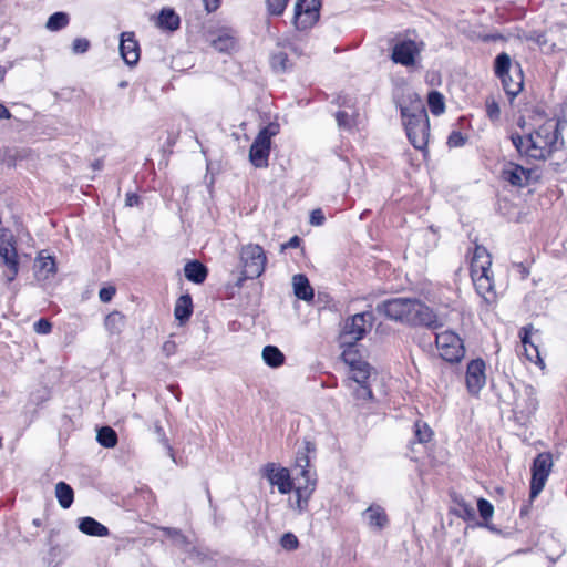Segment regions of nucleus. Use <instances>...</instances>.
Listing matches in <instances>:
<instances>
[{
  "instance_id": "nucleus-19",
  "label": "nucleus",
  "mask_w": 567,
  "mask_h": 567,
  "mask_svg": "<svg viewBox=\"0 0 567 567\" xmlns=\"http://www.w3.org/2000/svg\"><path fill=\"white\" fill-rule=\"evenodd\" d=\"M502 178L513 186H525L532 178V172L523 166L508 163L502 171Z\"/></svg>"
},
{
  "instance_id": "nucleus-55",
  "label": "nucleus",
  "mask_w": 567,
  "mask_h": 567,
  "mask_svg": "<svg viewBox=\"0 0 567 567\" xmlns=\"http://www.w3.org/2000/svg\"><path fill=\"white\" fill-rule=\"evenodd\" d=\"M528 353H533V354H535L532 348H530V349H528Z\"/></svg>"
},
{
  "instance_id": "nucleus-22",
  "label": "nucleus",
  "mask_w": 567,
  "mask_h": 567,
  "mask_svg": "<svg viewBox=\"0 0 567 567\" xmlns=\"http://www.w3.org/2000/svg\"><path fill=\"white\" fill-rule=\"evenodd\" d=\"M293 292L297 298L309 301L313 298V289L305 275L298 274L292 277Z\"/></svg>"
},
{
  "instance_id": "nucleus-3",
  "label": "nucleus",
  "mask_w": 567,
  "mask_h": 567,
  "mask_svg": "<svg viewBox=\"0 0 567 567\" xmlns=\"http://www.w3.org/2000/svg\"><path fill=\"white\" fill-rule=\"evenodd\" d=\"M402 122L411 144L420 151H425L430 138V121L420 96L408 91L398 99Z\"/></svg>"
},
{
  "instance_id": "nucleus-21",
  "label": "nucleus",
  "mask_w": 567,
  "mask_h": 567,
  "mask_svg": "<svg viewBox=\"0 0 567 567\" xmlns=\"http://www.w3.org/2000/svg\"><path fill=\"white\" fill-rule=\"evenodd\" d=\"M79 529L86 535L96 537L109 536V529L103 524L99 523L92 517H84L80 519Z\"/></svg>"
},
{
  "instance_id": "nucleus-50",
  "label": "nucleus",
  "mask_w": 567,
  "mask_h": 567,
  "mask_svg": "<svg viewBox=\"0 0 567 567\" xmlns=\"http://www.w3.org/2000/svg\"><path fill=\"white\" fill-rule=\"evenodd\" d=\"M125 202H126L127 206H133V205L137 204L138 197L134 194H127Z\"/></svg>"
},
{
  "instance_id": "nucleus-9",
  "label": "nucleus",
  "mask_w": 567,
  "mask_h": 567,
  "mask_svg": "<svg viewBox=\"0 0 567 567\" xmlns=\"http://www.w3.org/2000/svg\"><path fill=\"white\" fill-rule=\"evenodd\" d=\"M372 320L371 312L357 313L347 320L340 337L342 344L351 348L357 341L361 340L372 328Z\"/></svg>"
},
{
  "instance_id": "nucleus-20",
  "label": "nucleus",
  "mask_w": 567,
  "mask_h": 567,
  "mask_svg": "<svg viewBox=\"0 0 567 567\" xmlns=\"http://www.w3.org/2000/svg\"><path fill=\"white\" fill-rule=\"evenodd\" d=\"M212 47L219 52H230L236 47V35L231 29L223 28L213 34Z\"/></svg>"
},
{
  "instance_id": "nucleus-17",
  "label": "nucleus",
  "mask_w": 567,
  "mask_h": 567,
  "mask_svg": "<svg viewBox=\"0 0 567 567\" xmlns=\"http://www.w3.org/2000/svg\"><path fill=\"white\" fill-rule=\"evenodd\" d=\"M361 517L365 525L374 532L384 529L390 522L385 509L378 504L370 505L362 512Z\"/></svg>"
},
{
  "instance_id": "nucleus-33",
  "label": "nucleus",
  "mask_w": 567,
  "mask_h": 567,
  "mask_svg": "<svg viewBox=\"0 0 567 567\" xmlns=\"http://www.w3.org/2000/svg\"><path fill=\"white\" fill-rule=\"evenodd\" d=\"M523 330H524V336L522 337V342L524 344L525 353H526L527 359L529 361H532V362L542 361L540 357H539L538 349L534 344H532V343H530V348L533 349L535 354L528 353V347L527 346L529 344L528 338H529V333L532 331V327H526Z\"/></svg>"
},
{
  "instance_id": "nucleus-52",
  "label": "nucleus",
  "mask_w": 567,
  "mask_h": 567,
  "mask_svg": "<svg viewBox=\"0 0 567 567\" xmlns=\"http://www.w3.org/2000/svg\"><path fill=\"white\" fill-rule=\"evenodd\" d=\"M464 512H465L470 517H473V515H474V509H473V508H468L467 506H464Z\"/></svg>"
},
{
  "instance_id": "nucleus-24",
  "label": "nucleus",
  "mask_w": 567,
  "mask_h": 567,
  "mask_svg": "<svg viewBox=\"0 0 567 567\" xmlns=\"http://www.w3.org/2000/svg\"><path fill=\"white\" fill-rule=\"evenodd\" d=\"M184 274L188 280L196 284H202L206 279L207 269L203 264L198 261H192L185 265Z\"/></svg>"
},
{
  "instance_id": "nucleus-36",
  "label": "nucleus",
  "mask_w": 567,
  "mask_h": 567,
  "mask_svg": "<svg viewBox=\"0 0 567 567\" xmlns=\"http://www.w3.org/2000/svg\"><path fill=\"white\" fill-rule=\"evenodd\" d=\"M161 530L164 533V535L166 537L171 538L176 544H178V545L187 544V538L178 529L169 528V527H162Z\"/></svg>"
},
{
  "instance_id": "nucleus-12",
  "label": "nucleus",
  "mask_w": 567,
  "mask_h": 567,
  "mask_svg": "<svg viewBox=\"0 0 567 567\" xmlns=\"http://www.w3.org/2000/svg\"><path fill=\"white\" fill-rule=\"evenodd\" d=\"M320 0H297L295 4L293 24L298 29H308L319 19Z\"/></svg>"
},
{
  "instance_id": "nucleus-37",
  "label": "nucleus",
  "mask_w": 567,
  "mask_h": 567,
  "mask_svg": "<svg viewBox=\"0 0 567 567\" xmlns=\"http://www.w3.org/2000/svg\"><path fill=\"white\" fill-rule=\"evenodd\" d=\"M354 396L358 400L372 399V391L370 389V382L358 384V386L354 389Z\"/></svg>"
},
{
  "instance_id": "nucleus-6",
  "label": "nucleus",
  "mask_w": 567,
  "mask_h": 567,
  "mask_svg": "<svg viewBox=\"0 0 567 567\" xmlns=\"http://www.w3.org/2000/svg\"><path fill=\"white\" fill-rule=\"evenodd\" d=\"M498 78H501L503 89L511 100L522 92L524 75L520 64L513 61L507 53L498 54Z\"/></svg>"
},
{
  "instance_id": "nucleus-29",
  "label": "nucleus",
  "mask_w": 567,
  "mask_h": 567,
  "mask_svg": "<svg viewBox=\"0 0 567 567\" xmlns=\"http://www.w3.org/2000/svg\"><path fill=\"white\" fill-rule=\"evenodd\" d=\"M192 299L189 296L185 295L179 297L175 305V318L181 322L186 321L192 315Z\"/></svg>"
},
{
  "instance_id": "nucleus-40",
  "label": "nucleus",
  "mask_w": 567,
  "mask_h": 567,
  "mask_svg": "<svg viewBox=\"0 0 567 567\" xmlns=\"http://www.w3.org/2000/svg\"><path fill=\"white\" fill-rule=\"evenodd\" d=\"M287 55L285 53L274 54L271 58V65L276 70H286L287 68Z\"/></svg>"
},
{
  "instance_id": "nucleus-7",
  "label": "nucleus",
  "mask_w": 567,
  "mask_h": 567,
  "mask_svg": "<svg viewBox=\"0 0 567 567\" xmlns=\"http://www.w3.org/2000/svg\"><path fill=\"white\" fill-rule=\"evenodd\" d=\"M240 260L244 277L252 279L265 271L267 257L261 246L249 244L241 248Z\"/></svg>"
},
{
  "instance_id": "nucleus-41",
  "label": "nucleus",
  "mask_w": 567,
  "mask_h": 567,
  "mask_svg": "<svg viewBox=\"0 0 567 567\" xmlns=\"http://www.w3.org/2000/svg\"><path fill=\"white\" fill-rule=\"evenodd\" d=\"M89 47H90V42H89V40H86L84 38H78L72 43V50L76 54L86 52Z\"/></svg>"
},
{
  "instance_id": "nucleus-38",
  "label": "nucleus",
  "mask_w": 567,
  "mask_h": 567,
  "mask_svg": "<svg viewBox=\"0 0 567 567\" xmlns=\"http://www.w3.org/2000/svg\"><path fill=\"white\" fill-rule=\"evenodd\" d=\"M415 434L421 443L429 442L432 437V431L426 424L416 423Z\"/></svg>"
},
{
  "instance_id": "nucleus-48",
  "label": "nucleus",
  "mask_w": 567,
  "mask_h": 567,
  "mask_svg": "<svg viewBox=\"0 0 567 567\" xmlns=\"http://www.w3.org/2000/svg\"><path fill=\"white\" fill-rule=\"evenodd\" d=\"M206 7V10L212 12L215 11L219 7V0H203Z\"/></svg>"
},
{
  "instance_id": "nucleus-54",
  "label": "nucleus",
  "mask_w": 567,
  "mask_h": 567,
  "mask_svg": "<svg viewBox=\"0 0 567 567\" xmlns=\"http://www.w3.org/2000/svg\"><path fill=\"white\" fill-rule=\"evenodd\" d=\"M126 85H127V82H126V81H122V82L120 83V86H121V87H125Z\"/></svg>"
},
{
  "instance_id": "nucleus-53",
  "label": "nucleus",
  "mask_w": 567,
  "mask_h": 567,
  "mask_svg": "<svg viewBox=\"0 0 567 567\" xmlns=\"http://www.w3.org/2000/svg\"><path fill=\"white\" fill-rule=\"evenodd\" d=\"M4 75H6V70L0 66V82L4 79Z\"/></svg>"
},
{
  "instance_id": "nucleus-27",
  "label": "nucleus",
  "mask_w": 567,
  "mask_h": 567,
  "mask_svg": "<svg viewBox=\"0 0 567 567\" xmlns=\"http://www.w3.org/2000/svg\"><path fill=\"white\" fill-rule=\"evenodd\" d=\"M104 326L111 334H120L124 329L125 318L121 312L113 311L105 317Z\"/></svg>"
},
{
  "instance_id": "nucleus-45",
  "label": "nucleus",
  "mask_w": 567,
  "mask_h": 567,
  "mask_svg": "<svg viewBox=\"0 0 567 567\" xmlns=\"http://www.w3.org/2000/svg\"><path fill=\"white\" fill-rule=\"evenodd\" d=\"M114 295H115V288L112 286L102 288L99 292V297L102 302L111 301V299L113 298Z\"/></svg>"
},
{
  "instance_id": "nucleus-5",
  "label": "nucleus",
  "mask_w": 567,
  "mask_h": 567,
  "mask_svg": "<svg viewBox=\"0 0 567 567\" xmlns=\"http://www.w3.org/2000/svg\"><path fill=\"white\" fill-rule=\"evenodd\" d=\"M492 262V255L483 246H476L471 260V276L477 293L486 303L496 301Z\"/></svg>"
},
{
  "instance_id": "nucleus-26",
  "label": "nucleus",
  "mask_w": 567,
  "mask_h": 567,
  "mask_svg": "<svg viewBox=\"0 0 567 567\" xmlns=\"http://www.w3.org/2000/svg\"><path fill=\"white\" fill-rule=\"evenodd\" d=\"M55 497L62 508H69L74 499V493L70 485L59 482L55 485Z\"/></svg>"
},
{
  "instance_id": "nucleus-25",
  "label": "nucleus",
  "mask_w": 567,
  "mask_h": 567,
  "mask_svg": "<svg viewBox=\"0 0 567 567\" xmlns=\"http://www.w3.org/2000/svg\"><path fill=\"white\" fill-rule=\"evenodd\" d=\"M156 25L166 30H176L179 25V17L172 9H163L157 17Z\"/></svg>"
},
{
  "instance_id": "nucleus-49",
  "label": "nucleus",
  "mask_w": 567,
  "mask_h": 567,
  "mask_svg": "<svg viewBox=\"0 0 567 567\" xmlns=\"http://www.w3.org/2000/svg\"><path fill=\"white\" fill-rule=\"evenodd\" d=\"M10 117H11L10 111L3 104H0V120L10 118Z\"/></svg>"
},
{
  "instance_id": "nucleus-30",
  "label": "nucleus",
  "mask_w": 567,
  "mask_h": 567,
  "mask_svg": "<svg viewBox=\"0 0 567 567\" xmlns=\"http://www.w3.org/2000/svg\"><path fill=\"white\" fill-rule=\"evenodd\" d=\"M97 442L104 447H114L117 443V434L110 426H103L97 431Z\"/></svg>"
},
{
  "instance_id": "nucleus-23",
  "label": "nucleus",
  "mask_w": 567,
  "mask_h": 567,
  "mask_svg": "<svg viewBox=\"0 0 567 567\" xmlns=\"http://www.w3.org/2000/svg\"><path fill=\"white\" fill-rule=\"evenodd\" d=\"M55 262L51 256L40 255L35 260V275L39 279H48L55 274Z\"/></svg>"
},
{
  "instance_id": "nucleus-31",
  "label": "nucleus",
  "mask_w": 567,
  "mask_h": 567,
  "mask_svg": "<svg viewBox=\"0 0 567 567\" xmlns=\"http://www.w3.org/2000/svg\"><path fill=\"white\" fill-rule=\"evenodd\" d=\"M427 105L434 115H441L445 111L444 96L437 91H431L427 95Z\"/></svg>"
},
{
  "instance_id": "nucleus-43",
  "label": "nucleus",
  "mask_w": 567,
  "mask_h": 567,
  "mask_svg": "<svg viewBox=\"0 0 567 567\" xmlns=\"http://www.w3.org/2000/svg\"><path fill=\"white\" fill-rule=\"evenodd\" d=\"M33 327L34 331L39 334H48L52 329V324L47 319L38 320Z\"/></svg>"
},
{
  "instance_id": "nucleus-14",
  "label": "nucleus",
  "mask_w": 567,
  "mask_h": 567,
  "mask_svg": "<svg viewBox=\"0 0 567 567\" xmlns=\"http://www.w3.org/2000/svg\"><path fill=\"white\" fill-rule=\"evenodd\" d=\"M342 359L350 367L351 379L357 384L370 382V379L375 375L371 365L358 358L354 349H346L342 352Z\"/></svg>"
},
{
  "instance_id": "nucleus-34",
  "label": "nucleus",
  "mask_w": 567,
  "mask_h": 567,
  "mask_svg": "<svg viewBox=\"0 0 567 567\" xmlns=\"http://www.w3.org/2000/svg\"><path fill=\"white\" fill-rule=\"evenodd\" d=\"M477 508L480 512V516L487 522L493 517L494 514V506L487 502L486 499L480 498L477 501Z\"/></svg>"
},
{
  "instance_id": "nucleus-13",
  "label": "nucleus",
  "mask_w": 567,
  "mask_h": 567,
  "mask_svg": "<svg viewBox=\"0 0 567 567\" xmlns=\"http://www.w3.org/2000/svg\"><path fill=\"white\" fill-rule=\"evenodd\" d=\"M0 256L8 267L7 279L12 281L18 275L19 262L13 235L8 229H0Z\"/></svg>"
},
{
  "instance_id": "nucleus-46",
  "label": "nucleus",
  "mask_w": 567,
  "mask_h": 567,
  "mask_svg": "<svg viewBox=\"0 0 567 567\" xmlns=\"http://www.w3.org/2000/svg\"><path fill=\"white\" fill-rule=\"evenodd\" d=\"M324 220V216H323V213L321 212V209H315L312 210L311 215H310V223L315 226H320L322 225Z\"/></svg>"
},
{
  "instance_id": "nucleus-42",
  "label": "nucleus",
  "mask_w": 567,
  "mask_h": 567,
  "mask_svg": "<svg viewBox=\"0 0 567 567\" xmlns=\"http://www.w3.org/2000/svg\"><path fill=\"white\" fill-rule=\"evenodd\" d=\"M466 142V137L463 136L460 132H452L449 136L447 144L451 147H460L463 146Z\"/></svg>"
},
{
  "instance_id": "nucleus-35",
  "label": "nucleus",
  "mask_w": 567,
  "mask_h": 567,
  "mask_svg": "<svg viewBox=\"0 0 567 567\" xmlns=\"http://www.w3.org/2000/svg\"><path fill=\"white\" fill-rule=\"evenodd\" d=\"M289 0H266L269 13L280 16L285 11Z\"/></svg>"
},
{
  "instance_id": "nucleus-11",
  "label": "nucleus",
  "mask_w": 567,
  "mask_h": 567,
  "mask_svg": "<svg viewBox=\"0 0 567 567\" xmlns=\"http://www.w3.org/2000/svg\"><path fill=\"white\" fill-rule=\"evenodd\" d=\"M551 468L550 453H540L536 456L532 466L530 498H535L543 491Z\"/></svg>"
},
{
  "instance_id": "nucleus-1",
  "label": "nucleus",
  "mask_w": 567,
  "mask_h": 567,
  "mask_svg": "<svg viewBox=\"0 0 567 567\" xmlns=\"http://www.w3.org/2000/svg\"><path fill=\"white\" fill-rule=\"evenodd\" d=\"M315 452V445L306 442L302 450L299 451L295 460V468L299 470L296 477H292L287 467L275 463H268L264 467V476L271 486L277 487L282 495L293 492L295 499L289 502V506L299 514L308 508L309 501L317 487V474L311 470L310 453Z\"/></svg>"
},
{
  "instance_id": "nucleus-39",
  "label": "nucleus",
  "mask_w": 567,
  "mask_h": 567,
  "mask_svg": "<svg viewBox=\"0 0 567 567\" xmlns=\"http://www.w3.org/2000/svg\"><path fill=\"white\" fill-rule=\"evenodd\" d=\"M280 544L285 549L292 550L298 547V539L297 537L291 533H286L281 539Z\"/></svg>"
},
{
  "instance_id": "nucleus-4",
  "label": "nucleus",
  "mask_w": 567,
  "mask_h": 567,
  "mask_svg": "<svg viewBox=\"0 0 567 567\" xmlns=\"http://www.w3.org/2000/svg\"><path fill=\"white\" fill-rule=\"evenodd\" d=\"M377 310L391 320L408 324H422L437 329L444 324L442 318L437 317L424 303L404 298L386 300L377 306Z\"/></svg>"
},
{
  "instance_id": "nucleus-15",
  "label": "nucleus",
  "mask_w": 567,
  "mask_h": 567,
  "mask_svg": "<svg viewBox=\"0 0 567 567\" xmlns=\"http://www.w3.org/2000/svg\"><path fill=\"white\" fill-rule=\"evenodd\" d=\"M486 383L485 363L481 359L467 364L466 385L471 393L476 394Z\"/></svg>"
},
{
  "instance_id": "nucleus-44",
  "label": "nucleus",
  "mask_w": 567,
  "mask_h": 567,
  "mask_svg": "<svg viewBox=\"0 0 567 567\" xmlns=\"http://www.w3.org/2000/svg\"><path fill=\"white\" fill-rule=\"evenodd\" d=\"M337 122L341 127H350L352 124V116L346 111H340L337 113Z\"/></svg>"
},
{
  "instance_id": "nucleus-32",
  "label": "nucleus",
  "mask_w": 567,
  "mask_h": 567,
  "mask_svg": "<svg viewBox=\"0 0 567 567\" xmlns=\"http://www.w3.org/2000/svg\"><path fill=\"white\" fill-rule=\"evenodd\" d=\"M69 23V17L64 12L52 14L47 21V28L50 31H56L64 28Z\"/></svg>"
},
{
  "instance_id": "nucleus-16",
  "label": "nucleus",
  "mask_w": 567,
  "mask_h": 567,
  "mask_svg": "<svg viewBox=\"0 0 567 567\" xmlns=\"http://www.w3.org/2000/svg\"><path fill=\"white\" fill-rule=\"evenodd\" d=\"M420 53L419 45L412 40L396 43L392 50V60L405 66L414 64L415 56Z\"/></svg>"
},
{
  "instance_id": "nucleus-28",
  "label": "nucleus",
  "mask_w": 567,
  "mask_h": 567,
  "mask_svg": "<svg viewBox=\"0 0 567 567\" xmlns=\"http://www.w3.org/2000/svg\"><path fill=\"white\" fill-rule=\"evenodd\" d=\"M261 355L265 363L272 368L280 367L285 361L284 353L275 346L265 347Z\"/></svg>"
},
{
  "instance_id": "nucleus-18",
  "label": "nucleus",
  "mask_w": 567,
  "mask_h": 567,
  "mask_svg": "<svg viewBox=\"0 0 567 567\" xmlns=\"http://www.w3.org/2000/svg\"><path fill=\"white\" fill-rule=\"evenodd\" d=\"M120 53L128 65H135L138 62L140 47L133 32H123L121 34Z\"/></svg>"
},
{
  "instance_id": "nucleus-10",
  "label": "nucleus",
  "mask_w": 567,
  "mask_h": 567,
  "mask_svg": "<svg viewBox=\"0 0 567 567\" xmlns=\"http://www.w3.org/2000/svg\"><path fill=\"white\" fill-rule=\"evenodd\" d=\"M440 357L447 362H458L465 354L463 340L454 331L445 330L436 334Z\"/></svg>"
},
{
  "instance_id": "nucleus-51",
  "label": "nucleus",
  "mask_w": 567,
  "mask_h": 567,
  "mask_svg": "<svg viewBox=\"0 0 567 567\" xmlns=\"http://www.w3.org/2000/svg\"><path fill=\"white\" fill-rule=\"evenodd\" d=\"M487 113L491 117H493V114H494V107H493V103H488L487 104Z\"/></svg>"
},
{
  "instance_id": "nucleus-47",
  "label": "nucleus",
  "mask_w": 567,
  "mask_h": 567,
  "mask_svg": "<svg viewBox=\"0 0 567 567\" xmlns=\"http://www.w3.org/2000/svg\"><path fill=\"white\" fill-rule=\"evenodd\" d=\"M300 245V238L298 236H293L290 240L281 246V250L286 248H296Z\"/></svg>"
},
{
  "instance_id": "nucleus-8",
  "label": "nucleus",
  "mask_w": 567,
  "mask_h": 567,
  "mask_svg": "<svg viewBox=\"0 0 567 567\" xmlns=\"http://www.w3.org/2000/svg\"><path fill=\"white\" fill-rule=\"evenodd\" d=\"M277 132L278 126L270 124L258 133L249 150V161L255 167L264 168L268 165L270 140Z\"/></svg>"
},
{
  "instance_id": "nucleus-2",
  "label": "nucleus",
  "mask_w": 567,
  "mask_h": 567,
  "mask_svg": "<svg viewBox=\"0 0 567 567\" xmlns=\"http://www.w3.org/2000/svg\"><path fill=\"white\" fill-rule=\"evenodd\" d=\"M511 138L520 154L537 161H546L564 144L559 124L554 118L546 120L538 125L528 134L526 141L519 135H512Z\"/></svg>"
}]
</instances>
